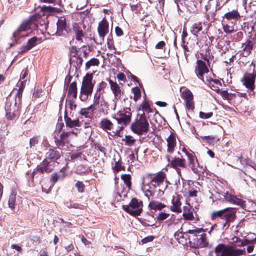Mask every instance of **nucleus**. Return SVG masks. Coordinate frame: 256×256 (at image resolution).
Returning <instances> with one entry per match:
<instances>
[{
	"mask_svg": "<svg viewBox=\"0 0 256 256\" xmlns=\"http://www.w3.org/2000/svg\"><path fill=\"white\" fill-rule=\"evenodd\" d=\"M236 208L228 207L222 210H214L210 214L212 220H217L219 218L224 220L222 230H228L231 222H233L236 218Z\"/></svg>",
	"mask_w": 256,
	"mask_h": 256,
	"instance_id": "f257e3e1",
	"label": "nucleus"
},
{
	"mask_svg": "<svg viewBox=\"0 0 256 256\" xmlns=\"http://www.w3.org/2000/svg\"><path fill=\"white\" fill-rule=\"evenodd\" d=\"M206 230L202 228H196L188 230L186 232L190 244L193 247L202 248L208 246V242L205 234Z\"/></svg>",
	"mask_w": 256,
	"mask_h": 256,
	"instance_id": "f03ea898",
	"label": "nucleus"
},
{
	"mask_svg": "<svg viewBox=\"0 0 256 256\" xmlns=\"http://www.w3.org/2000/svg\"><path fill=\"white\" fill-rule=\"evenodd\" d=\"M132 114L131 108L129 107L124 108L122 110H119L113 118L116 120L118 126L115 132H112V136L121 137L120 132L124 130L130 122Z\"/></svg>",
	"mask_w": 256,
	"mask_h": 256,
	"instance_id": "7ed1b4c3",
	"label": "nucleus"
},
{
	"mask_svg": "<svg viewBox=\"0 0 256 256\" xmlns=\"http://www.w3.org/2000/svg\"><path fill=\"white\" fill-rule=\"evenodd\" d=\"M149 128L148 118L144 114H138L130 126L132 132L138 136L146 134L148 132Z\"/></svg>",
	"mask_w": 256,
	"mask_h": 256,
	"instance_id": "20e7f679",
	"label": "nucleus"
},
{
	"mask_svg": "<svg viewBox=\"0 0 256 256\" xmlns=\"http://www.w3.org/2000/svg\"><path fill=\"white\" fill-rule=\"evenodd\" d=\"M216 256H246V252L244 248H237L234 246L220 244L214 248Z\"/></svg>",
	"mask_w": 256,
	"mask_h": 256,
	"instance_id": "39448f33",
	"label": "nucleus"
},
{
	"mask_svg": "<svg viewBox=\"0 0 256 256\" xmlns=\"http://www.w3.org/2000/svg\"><path fill=\"white\" fill-rule=\"evenodd\" d=\"M166 178V174L162 171L156 174H146L142 177V184L144 186H148L150 188L152 186L156 188L163 184Z\"/></svg>",
	"mask_w": 256,
	"mask_h": 256,
	"instance_id": "423d86ee",
	"label": "nucleus"
},
{
	"mask_svg": "<svg viewBox=\"0 0 256 256\" xmlns=\"http://www.w3.org/2000/svg\"><path fill=\"white\" fill-rule=\"evenodd\" d=\"M92 78V74L89 73L86 74L83 78L80 94V98L82 102L86 101L92 92L95 84Z\"/></svg>",
	"mask_w": 256,
	"mask_h": 256,
	"instance_id": "0eeeda50",
	"label": "nucleus"
},
{
	"mask_svg": "<svg viewBox=\"0 0 256 256\" xmlns=\"http://www.w3.org/2000/svg\"><path fill=\"white\" fill-rule=\"evenodd\" d=\"M250 70L245 72L240 82L242 84L251 92L255 88L256 79V64L252 62L250 65Z\"/></svg>",
	"mask_w": 256,
	"mask_h": 256,
	"instance_id": "6e6552de",
	"label": "nucleus"
},
{
	"mask_svg": "<svg viewBox=\"0 0 256 256\" xmlns=\"http://www.w3.org/2000/svg\"><path fill=\"white\" fill-rule=\"evenodd\" d=\"M64 126V124H60V127L58 126L54 132L53 136L55 144L58 148H62L69 144V136L70 132H62L61 130Z\"/></svg>",
	"mask_w": 256,
	"mask_h": 256,
	"instance_id": "1a4fd4ad",
	"label": "nucleus"
},
{
	"mask_svg": "<svg viewBox=\"0 0 256 256\" xmlns=\"http://www.w3.org/2000/svg\"><path fill=\"white\" fill-rule=\"evenodd\" d=\"M20 106L12 102L10 94L6 98L5 110L6 117L8 120H12L19 117L20 114Z\"/></svg>",
	"mask_w": 256,
	"mask_h": 256,
	"instance_id": "9d476101",
	"label": "nucleus"
},
{
	"mask_svg": "<svg viewBox=\"0 0 256 256\" xmlns=\"http://www.w3.org/2000/svg\"><path fill=\"white\" fill-rule=\"evenodd\" d=\"M142 201L136 198H132L129 204L122 206V208L125 212L134 216H140L142 212Z\"/></svg>",
	"mask_w": 256,
	"mask_h": 256,
	"instance_id": "9b49d317",
	"label": "nucleus"
},
{
	"mask_svg": "<svg viewBox=\"0 0 256 256\" xmlns=\"http://www.w3.org/2000/svg\"><path fill=\"white\" fill-rule=\"evenodd\" d=\"M166 158L170 166L175 170L179 177L182 179V170L187 168L186 160L182 156L180 158L174 156L170 160L168 155L166 156Z\"/></svg>",
	"mask_w": 256,
	"mask_h": 256,
	"instance_id": "f8f14e48",
	"label": "nucleus"
},
{
	"mask_svg": "<svg viewBox=\"0 0 256 256\" xmlns=\"http://www.w3.org/2000/svg\"><path fill=\"white\" fill-rule=\"evenodd\" d=\"M209 64V60L204 57L200 60H198L196 61V66H195L194 72L198 78L204 82V74L209 72L208 68L206 64Z\"/></svg>",
	"mask_w": 256,
	"mask_h": 256,
	"instance_id": "ddd939ff",
	"label": "nucleus"
},
{
	"mask_svg": "<svg viewBox=\"0 0 256 256\" xmlns=\"http://www.w3.org/2000/svg\"><path fill=\"white\" fill-rule=\"evenodd\" d=\"M242 17L238 8H236L226 12L222 18L224 22L226 20V22H230L232 24L236 25L238 22L241 20Z\"/></svg>",
	"mask_w": 256,
	"mask_h": 256,
	"instance_id": "4468645a",
	"label": "nucleus"
},
{
	"mask_svg": "<svg viewBox=\"0 0 256 256\" xmlns=\"http://www.w3.org/2000/svg\"><path fill=\"white\" fill-rule=\"evenodd\" d=\"M182 216L186 220L198 222L200 220L198 215L189 204L184 206Z\"/></svg>",
	"mask_w": 256,
	"mask_h": 256,
	"instance_id": "2eb2a0df",
	"label": "nucleus"
},
{
	"mask_svg": "<svg viewBox=\"0 0 256 256\" xmlns=\"http://www.w3.org/2000/svg\"><path fill=\"white\" fill-rule=\"evenodd\" d=\"M186 158L188 166L192 172L196 174L200 173L202 168V167H200L195 153L194 152L193 153H191V154L187 156Z\"/></svg>",
	"mask_w": 256,
	"mask_h": 256,
	"instance_id": "dca6fc26",
	"label": "nucleus"
},
{
	"mask_svg": "<svg viewBox=\"0 0 256 256\" xmlns=\"http://www.w3.org/2000/svg\"><path fill=\"white\" fill-rule=\"evenodd\" d=\"M181 97L184 100L186 108L188 110H194V95L192 92L189 89L186 88L182 92Z\"/></svg>",
	"mask_w": 256,
	"mask_h": 256,
	"instance_id": "f3484780",
	"label": "nucleus"
},
{
	"mask_svg": "<svg viewBox=\"0 0 256 256\" xmlns=\"http://www.w3.org/2000/svg\"><path fill=\"white\" fill-rule=\"evenodd\" d=\"M256 44V42L253 38L248 39L245 42L242 43V50L240 51V56L244 57L248 56L251 54Z\"/></svg>",
	"mask_w": 256,
	"mask_h": 256,
	"instance_id": "a211bd4d",
	"label": "nucleus"
},
{
	"mask_svg": "<svg viewBox=\"0 0 256 256\" xmlns=\"http://www.w3.org/2000/svg\"><path fill=\"white\" fill-rule=\"evenodd\" d=\"M55 164L48 160V159L44 158L36 166V170L40 172V175L44 173L48 174L54 170Z\"/></svg>",
	"mask_w": 256,
	"mask_h": 256,
	"instance_id": "6ab92c4d",
	"label": "nucleus"
},
{
	"mask_svg": "<svg viewBox=\"0 0 256 256\" xmlns=\"http://www.w3.org/2000/svg\"><path fill=\"white\" fill-rule=\"evenodd\" d=\"M32 25L28 20H24L18 28L13 33V36L16 39H18L21 37L24 36L23 32H26L31 29Z\"/></svg>",
	"mask_w": 256,
	"mask_h": 256,
	"instance_id": "aec40b11",
	"label": "nucleus"
},
{
	"mask_svg": "<svg viewBox=\"0 0 256 256\" xmlns=\"http://www.w3.org/2000/svg\"><path fill=\"white\" fill-rule=\"evenodd\" d=\"M111 90L114 95V99L119 100L121 99L122 96L124 94V91L122 88L117 84L116 82H114L110 79L108 80Z\"/></svg>",
	"mask_w": 256,
	"mask_h": 256,
	"instance_id": "412c9836",
	"label": "nucleus"
},
{
	"mask_svg": "<svg viewBox=\"0 0 256 256\" xmlns=\"http://www.w3.org/2000/svg\"><path fill=\"white\" fill-rule=\"evenodd\" d=\"M82 62V58L79 55L70 56L69 63L70 68L69 73H70L71 70L77 72L78 70L81 68Z\"/></svg>",
	"mask_w": 256,
	"mask_h": 256,
	"instance_id": "4be33fe9",
	"label": "nucleus"
},
{
	"mask_svg": "<svg viewBox=\"0 0 256 256\" xmlns=\"http://www.w3.org/2000/svg\"><path fill=\"white\" fill-rule=\"evenodd\" d=\"M58 148L57 147L50 148L46 152V158L54 164H58L57 160L61 157L62 152L58 150Z\"/></svg>",
	"mask_w": 256,
	"mask_h": 256,
	"instance_id": "5701e85b",
	"label": "nucleus"
},
{
	"mask_svg": "<svg viewBox=\"0 0 256 256\" xmlns=\"http://www.w3.org/2000/svg\"><path fill=\"white\" fill-rule=\"evenodd\" d=\"M225 200L231 204L240 206L244 208L246 206L245 202L236 196L230 194L228 192H224L223 194Z\"/></svg>",
	"mask_w": 256,
	"mask_h": 256,
	"instance_id": "b1692460",
	"label": "nucleus"
},
{
	"mask_svg": "<svg viewBox=\"0 0 256 256\" xmlns=\"http://www.w3.org/2000/svg\"><path fill=\"white\" fill-rule=\"evenodd\" d=\"M40 42L41 38H39L36 36H34L28 40L25 45L21 46L20 48V52L21 54L24 53Z\"/></svg>",
	"mask_w": 256,
	"mask_h": 256,
	"instance_id": "393cba45",
	"label": "nucleus"
},
{
	"mask_svg": "<svg viewBox=\"0 0 256 256\" xmlns=\"http://www.w3.org/2000/svg\"><path fill=\"white\" fill-rule=\"evenodd\" d=\"M176 134L170 132V135L166 138L167 142V152L170 154H172L174 151V148L176 146Z\"/></svg>",
	"mask_w": 256,
	"mask_h": 256,
	"instance_id": "a878e982",
	"label": "nucleus"
},
{
	"mask_svg": "<svg viewBox=\"0 0 256 256\" xmlns=\"http://www.w3.org/2000/svg\"><path fill=\"white\" fill-rule=\"evenodd\" d=\"M56 34L59 36H66L68 33L66 27V18L61 17L58 19L57 23Z\"/></svg>",
	"mask_w": 256,
	"mask_h": 256,
	"instance_id": "bb28decb",
	"label": "nucleus"
},
{
	"mask_svg": "<svg viewBox=\"0 0 256 256\" xmlns=\"http://www.w3.org/2000/svg\"><path fill=\"white\" fill-rule=\"evenodd\" d=\"M98 32L100 38L104 40L106 35L108 32V23L106 20L103 18L98 24Z\"/></svg>",
	"mask_w": 256,
	"mask_h": 256,
	"instance_id": "cd10ccee",
	"label": "nucleus"
},
{
	"mask_svg": "<svg viewBox=\"0 0 256 256\" xmlns=\"http://www.w3.org/2000/svg\"><path fill=\"white\" fill-rule=\"evenodd\" d=\"M112 166L114 172L125 170V167L122 165V158L119 154H118L117 156H114L113 162H112Z\"/></svg>",
	"mask_w": 256,
	"mask_h": 256,
	"instance_id": "c85d7f7f",
	"label": "nucleus"
},
{
	"mask_svg": "<svg viewBox=\"0 0 256 256\" xmlns=\"http://www.w3.org/2000/svg\"><path fill=\"white\" fill-rule=\"evenodd\" d=\"M73 30L75 34L76 40L80 42H83L82 38L85 36V32L83 30V28L81 24H74L73 25Z\"/></svg>",
	"mask_w": 256,
	"mask_h": 256,
	"instance_id": "c756f323",
	"label": "nucleus"
},
{
	"mask_svg": "<svg viewBox=\"0 0 256 256\" xmlns=\"http://www.w3.org/2000/svg\"><path fill=\"white\" fill-rule=\"evenodd\" d=\"M172 206H170V210L173 212L180 213L182 212V202H180V197L178 195L176 198L173 197L172 200Z\"/></svg>",
	"mask_w": 256,
	"mask_h": 256,
	"instance_id": "7c9ffc66",
	"label": "nucleus"
},
{
	"mask_svg": "<svg viewBox=\"0 0 256 256\" xmlns=\"http://www.w3.org/2000/svg\"><path fill=\"white\" fill-rule=\"evenodd\" d=\"M139 110H142V114H144V116H146V118L148 117V118H149L148 114L150 113L153 112V110L150 106L148 100H144L140 104Z\"/></svg>",
	"mask_w": 256,
	"mask_h": 256,
	"instance_id": "2f4dec72",
	"label": "nucleus"
},
{
	"mask_svg": "<svg viewBox=\"0 0 256 256\" xmlns=\"http://www.w3.org/2000/svg\"><path fill=\"white\" fill-rule=\"evenodd\" d=\"M205 84H207L212 90L216 92L219 91L220 86L222 85L220 80L213 79L212 78H210V80H207Z\"/></svg>",
	"mask_w": 256,
	"mask_h": 256,
	"instance_id": "473e14b6",
	"label": "nucleus"
},
{
	"mask_svg": "<svg viewBox=\"0 0 256 256\" xmlns=\"http://www.w3.org/2000/svg\"><path fill=\"white\" fill-rule=\"evenodd\" d=\"M78 88L76 81L72 82L68 86V96L75 100L77 98Z\"/></svg>",
	"mask_w": 256,
	"mask_h": 256,
	"instance_id": "72a5a7b5",
	"label": "nucleus"
},
{
	"mask_svg": "<svg viewBox=\"0 0 256 256\" xmlns=\"http://www.w3.org/2000/svg\"><path fill=\"white\" fill-rule=\"evenodd\" d=\"M166 207V205L165 204L154 200H150L148 205L150 210L154 211L161 210Z\"/></svg>",
	"mask_w": 256,
	"mask_h": 256,
	"instance_id": "f704fd0d",
	"label": "nucleus"
},
{
	"mask_svg": "<svg viewBox=\"0 0 256 256\" xmlns=\"http://www.w3.org/2000/svg\"><path fill=\"white\" fill-rule=\"evenodd\" d=\"M100 128L102 130H111L114 126L113 123L107 118H103L100 122Z\"/></svg>",
	"mask_w": 256,
	"mask_h": 256,
	"instance_id": "c9c22d12",
	"label": "nucleus"
},
{
	"mask_svg": "<svg viewBox=\"0 0 256 256\" xmlns=\"http://www.w3.org/2000/svg\"><path fill=\"white\" fill-rule=\"evenodd\" d=\"M64 120L66 122V126L70 128H72L74 126H80V121L78 119L76 120H72L70 118H69L66 113L64 116Z\"/></svg>",
	"mask_w": 256,
	"mask_h": 256,
	"instance_id": "e433bc0d",
	"label": "nucleus"
},
{
	"mask_svg": "<svg viewBox=\"0 0 256 256\" xmlns=\"http://www.w3.org/2000/svg\"><path fill=\"white\" fill-rule=\"evenodd\" d=\"M65 168L63 167L60 170V172H62V176H58L57 172H54L50 175V182H53L54 184H55L58 182V180L60 179H63L66 176V174L65 172Z\"/></svg>",
	"mask_w": 256,
	"mask_h": 256,
	"instance_id": "4c0bfd02",
	"label": "nucleus"
},
{
	"mask_svg": "<svg viewBox=\"0 0 256 256\" xmlns=\"http://www.w3.org/2000/svg\"><path fill=\"white\" fill-rule=\"evenodd\" d=\"M16 192L14 190H12L10 193L8 201V207L12 210L15 209L16 206Z\"/></svg>",
	"mask_w": 256,
	"mask_h": 256,
	"instance_id": "58836bf2",
	"label": "nucleus"
},
{
	"mask_svg": "<svg viewBox=\"0 0 256 256\" xmlns=\"http://www.w3.org/2000/svg\"><path fill=\"white\" fill-rule=\"evenodd\" d=\"M121 179L123 180L126 186L130 190L132 189V176L130 174H122L120 176Z\"/></svg>",
	"mask_w": 256,
	"mask_h": 256,
	"instance_id": "ea45409f",
	"label": "nucleus"
},
{
	"mask_svg": "<svg viewBox=\"0 0 256 256\" xmlns=\"http://www.w3.org/2000/svg\"><path fill=\"white\" fill-rule=\"evenodd\" d=\"M122 141L124 142L126 146H132L135 144L136 140L130 135H126L124 138L122 139Z\"/></svg>",
	"mask_w": 256,
	"mask_h": 256,
	"instance_id": "a19ab883",
	"label": "nucleus"
},
{
	"mask_svg": "<svg viewBox=\"0 0 256 256\" xmlns=\"http://www.w3.org/2000/svg\"><path fill=\"white\" fill-rule=\"evenodd\" d=\"M202 30V22H198L194 23L191 28V32L194 36H197L199 32Z\"/></svg>",
	"mask_w": 256,
	"mask_h": 256,
	"instance_id": "79ce46f5",
	"label": "nucleus"
},
{
	"mask_svg": "<svg viewBox=\"0 0 256 256\" xmlns=\"http://www.w3.org/2000/svg\"><path fill=\"white\" fill-rule=\"evenodd\" d=\"M91 171L90 168L84 164H80L77 166L76 172L78 174H86Z\"/></svg>",
	"mask_w": 256,
	"mask_h": 256,
	"instance_id": "37998d69",
	"label": "nucleus"
},
{
	"mask_svg": "<svg viewBox=\"0 0 256 256\" xmlns=\"http://www.w3.org/2000/svg\"><path fill=\"white\" fill-rule=\"evenodd\" d=\"M132 92L134 94L133 100L134 102H137L140 99L142 94L140 88L138 86H135L132 88Z\"/></svg>",
	"mask_w": 256,
	"mask_h": 256,
	"instance_id": "c03bdc74",
	"label": "nucleus"
},
{
	"mask_svg": "<svg viewBox=\"0 0 256 256\" xmlns=\"http://www.w3.org/2000/svg\"><path fill=\"white\" fill-rule=\"evenodd\" d=\"M100 64V61L98 59L96 58H93L88 60L86 63V67L85 70H88L91 66H98Z\"/></svg>",
	"mask_w": 256,
	"mask_h": 256,
	"instance_id": "a18cd8bd",
	"label": "nucleus"
},
{
	"mask_svg": "<svg viewBox=\"0 0 256 256\" xmlns=\"http://www.w3.org/2000/svg\"><path fill=\"white\" fill-rule=\"evenodd\" d=\"M41 18L42 16L40 14H35L31 16L28 20H29L32 26L34 24L37 27L38 26L36 23Z\"/></svg>",
	"mask_w": 256,
	"mask_h": 256,
	"instance_id": "49530a36",
	"label": "nucleus"
},
{
	"mask_svg": "<svg viewBox=\"0 0 256 256\" xmlns=\"http://www.w3.org/2000/svg\"><path fill=\"white\" fill-rule=\"evenodd\" d=\"M242 29L245 32H248V34H251L254 30V26L250 22H244L242 26Z\"/></svg>",
	"mask_w": 256,
	"mask_h": 256,
	"instance_id": "de8ad7c7",
	"label": "nucleus"
},
{
	"mask_svg": "<svg viewBox=\"0 0 256 256\" xmlns=\"http://www.w3.org/2000/svg\"><path fill=\"white\" fill-rule=\"evenodd\" d=\"M244 38V34L242 32H238L232 36L231 38L232 42H238L242 40Z\"/></svg>",
	"mask_w": 256,
	"mask_h": 256,
	"instance_id": "09e8293b",
	"label": "nucleus"
},
{
	"mask_svg": "<svg viewBox=\"0 0 256 256\" xmlns=\"http://www.w3.org/2000/svg\"><path fill=\"white\" fill-rule=\"evenodd\" d=\"M216 92L220 94L224 100H230L233 97L232 94H229L227 90H220L219 89V91Z\"/></svg>",
	"mask_w": 256,
	"mask_h": 256,
	"instance_id": "8fccbe9b",
	"label": "nucleus"
},
{
	"mask_svg": "<svg viewBox=\"0 0 256 256\" xmlns=\"http://www.w3.org/2000/svg\"><path fill=\"white\" fill-rule=\"evenodd\" d=\"M234 26L232 24V26L229 25L228 24H222V28L224 32L226 34H232L235 32L234 28Z\"/></svg>",
	"mask_w": 256,
	"mask_h": 256,
	"instance_id": "3c124183",
	"label": "nucleus"
},
{
	"mask_svg": "<svg viewBox=\"0 0 256 256\" xmlns=\"http://www.w3.org/2000/svg\"><path fill=\"white\" fill-rule=\"evenodd\" d=\"M75 186L79 192L83 193L84 192L86 186L82 182L77 181L75 184Z\"/></svg>",
	"mask_w": 256,
	"mask_h": 256,
	"instance_id": "603ef678",
	"label": "nucleus"
},
{
	"mask_svg": "<svg viewBox=\"0 0 256 256\" xmlns=\"http://www.w3.org/2000/svg\"><path fill=\"white\" fill-rule=\"evenodd\" d=\"M81 116H84L86 118H92V114L90 112L87 108H82L80 111Z\"/></svg>",
	"mask_w": 256,
	"mask_h": 256,
	"instance_id": "864d4df0",
	"label": "nucleus"
},
{
	"mask_svg": "<svg viewBox=\"0 0 256 256\" xmlns=\"http://www.w3.org/2000/svg\"><path fill=\"white\" fill-rule=\"evenodd\" d=\"M107 45L108 48L112 50V53H116V48L114 45V42L112 38L108 37L107 39Z\"/></svg>",
	"mask_w": 256,
	"mask_h": 256,
	"instance_id": "5fc2aeb1",
	"label": "nucleus"
},
{
	"mask_svg": "<svg viewBox=\"0 0 256 256\" xmlns=\"http://www.w3.org/2000/svg\"><path fill=\"white\" fill-rule=\"evenodd\" d=\"M22 92H17V93L15 96L14 104L20 106L22 103Z\"/></svg>",
	"mask_w": 256,
	"mask_h": 256,
	"instance_id": "6e6d98bb",
	"label": "nucleus"
},
{
	"mask_svg": "<svg viewBox=\"0 0 256 256\" xmlns=\"http://www.w3.org/2000/svg\"><path fill=\"white\" fill-rule=\"evenodd\" d=\"M202 138L203 140H206V142L210 144H213L214 142L216 141V138L214 136H202Z\"/></svg>",
	"mask_w": 256,
	"mask_h": 256,
	"instance_id": "4d7b16f0",
	"label": "nucleus"
},
{
	"mask_svg": "<svg viewBox=\"0 0 256 256\" xmlns=\"http://www.w3.org/2000/svg\"><path fill=\"white\" fill-rule=\"evenodd\" d=\"M169 216V214L161 212L158 213V215L156 216V218L158 220H164L168 218Z\"/></svg>",
	"mask_w": 256,
	"mask_h": 256,
	"instance_id": "13d9d810",
	"label": "nucleus"
},
{
	"mask_svg": "<svg viewBox=\"0 0 256 256\" xmlns=\"http://www.w3.org/2000/svg\"><path fill=\"white\" fill-rule=\"evenodd\" d=\"M213 116L212 112H210L208 113L204 112H200L199 114V116L202 119H207Z\"/></svg>",
	"mask_w": 256,
	"mask_h": 256,
	"instance_id": "bf43d9fd",
	"label": "nucleus"
},
{
	"mask_svg": "<svg viewBox=\"0 0 256 256\" xmlns=\"http://www.w3.org/2000/svg\"><path fill=\"white\" fill-rule=\"evenodd\" d=\"M66 206L68 208H76V209H82V206L80 204L78 203H74V204H68V202L66 203Z\"/></svg>",
	"mask_w": 256,
	"mask_h": 256,
	"instance_id": "052dcab7",
	"label": "nucleus"
},
{
	"mask_svg": "<svg viewBox=\"0 0 256 256\" xmlns=\"http://www.w3.org/2000/svg\"><path fill=\"white\" fill-rule=\"evenodd\" d=\"M241 245L242 246H246L250 244H254L256 243V238L253 240H249L248 239L245 238L244 240H241Z\"/></svg>",
	"mask_w": 256,
	"mask_h": 256,
	"instance_id": "680f3d73",
	"label": "nucleus"
},
{
	"mask_svg": "<svg viewBox=\"0 0 256 256\" xmlns=\"http://www.w3.org/2000/svg\"><path fill=\"white\" fill-rule=\"evenodd\" d=\"M106 86L107 84L106 82L102 81L99 84L97 88L96 91L103 93L104 92V89L106 88Z\"/></svg>",
	"mask_w": 256,
	"mask_h": 256,
	"instance_id": "e2e57ef3",
	"label": "nucleus"
},
{
	"mask_svg": "<svg viewBox=\"0 0 256 256\" xmlns=\"http://www.w3.org/2000/svg\"><path fill=\"white\" fill-rule=\"evenodd\" d=\"M230 0H221L222 4L220 2H216V8L215 12L217 10H220L224 5H226Z\"/></svg>",
	"mask_w": 256,
	"mask_h": 256,
	"instance_id": "0e129e2a",
	"label": "nucleus"
},
{
	"mask_svg": "<svg viewBox=\"0 0 256 256\" xmlns=\"http://www.w3.org/2000/svg\"><path fill=\"white\" fill-rule=\"evenodd\" d=\"M146 16H144V23L142 24L144 27H148L150 26V24L154 23V22L150 18H146Z\"/></svg>",
	"mask_w": 256,
	"mask_h": 256,
	"instance_id": "69168bd1",
	"label": "nucleus"
},
{
	"mask_svg": "<svg viewBox=\"0 0 256 256\" xmlns=\"http://www.w3.org/2000/svg\"><path fill=\"white\" fill-rule=\"evenodd\" d=\"M188 42H182V47L184 50V56L186 58H187V57L188 56V54H187V52H190V50L188 49Z\"/></svg>",
	"mask_w": 256,
	"mask_h": 256,
	"instance_id": "338daca9",
	"label": "nucleus"
},
{
	"mask_svg": "<svg viewBox=\"0 0 256 256\" xmlns=\"http://www.w3.org/2000/svg\"><path fill=\"white\" fill-rule=\"evenodd\" d=\"M38 143V138L36 136H34L30 140V148L34 146Z\"/></svg>",
	"mask_w": 256,
	"mask_h": 256,
	"instance_id": "774afa93",
	"label": "nucleus"
}]
</instances>
